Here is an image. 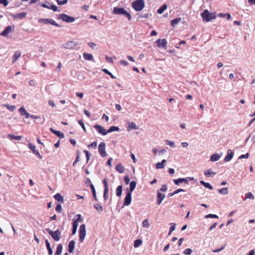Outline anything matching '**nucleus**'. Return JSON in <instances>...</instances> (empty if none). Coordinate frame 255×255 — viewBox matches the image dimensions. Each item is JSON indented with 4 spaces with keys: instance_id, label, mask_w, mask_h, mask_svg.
<instances>
[{
    "instance_id": "f257e3e1",
    "label": "nucleus",
    "mask_w": 255,
    "mask_h": 255,
    "mask_svg": "<svg viewBox=\"0 0 255 255\" xmlns=\"http://www.w3.org/2000/svg\"><path fill=\"white\" fill-rule=\"evenodd\" d=\"M201 16L203 21L208 22L216 18V13H210L208 10L205 9L203 12L201 13Z\"/></svg>"
},
{
    "instance_id": "f03ea898",
    "label": "nucleus",
    "mask_w": 255,
    "mask_h": 255,
    "mask_svg": "<svg viewBox=\"0 0 255 255\" xmlns=\"http://www.w3.org/2000/svg\"><path fill=\"white\" fill-rule=\"evenodd\" d=\"M113 12L116 14H123L125 15L128 17V20H130L131 18L130 14L122 7H114Z\"/></svg>"
},
{
    "instance_id": "7ed1b4c3",
    "label": "nucleus",
    "mask_w": 255,
    "mask_h": 255,
    "mask_svg": "<svg viewBox=\"0 0 255 255\" xmlns=\"http://www.w3.org/2000/svg\"><path fill=\"white\" fill-rule=\"evenodd\" d=\"M143 0H136L132 2V6L137 11L141 10L144 7Z\"/></svg>"
},
{
    "instance_id": "20e7f679",
    "label": "nucleus",
    "mask_w": 255,
    "mask_h": 255,
    "mask_svg": "<svg viewBox=\"0 0 255 255\" xmlns=\"http://www.w3.org/2000/svg\"><path fill=\"white\" fill-rule=\"evenodd\" d=\"M46 230L55 241H59L60 240L61 232L59 230L53 232L47 228Z\"/></svg>"
},
{
    "instance_id": "39448f33",
    "label": "nucleus",
    "mask_w": 255,
    "mask_h": 255,
    "mask_svg": "<svg viewBox=\"0 0 255 255\" xmlns=\"http://www.w3.org/2000/svg\"><path fill=\"white\" fill-rule=\"evenodd\" d=\"M59 18L62 19L63 21L69 23L73 22L75 20L74 17L69 16L64 13L60 14L59 16Z\"/></svg>"
},
{
    "instance_id": "423d86ee",
    "label": "nucleus",
    "mask_w": 255,
    "mask_h": 255,
    "mask_svg": "<svg viewBox=\"0 0 255 255\" xmlns=\"http://www.w3.org/2000/svg\"><path fill=\"white\" fill-rule=\"evenodd\" d=\"M106 144L104 142H102L100 143L98 147V151L102 157H105L107 156V153L105 150Z\"/></svg>"
},
{
    "instance_id": "0eeeda50",
    "label": "nucleus",
    "mask_w": 255,
    "mask_h": 255,
    "mask_svg": "<svg viewBox=\"0 0 255 255\" xmlns=\"http://www.w3.org/2000/svg\"><path fill=\"white\" fill-rule=\"evenodd\" d=\"M86 228L84 224H82L80 226L79 229V238L81 242H83L86 236Z\"/></svg>"
},
{
    "instance_id": "6e6552de",
    "label": "nucleus",
    "mask_w": 255,
    "mask_h": 255,
    "mask_svg": "<svg viewBox=\"0 0 255 255\" xmlns=\"http://www.w3.org/2000/svg\"><path fill=\"white\" fill-rule=\"evenodd\" d=\"M104 185V199L105 201H107L108 199V184L107 179L105 178L103 181Z\"/></svg>"
},
{
    "instance_id": "1a4fd4ad",
    "label": "nucleus",
    "mask_w": 255,
    "mask_h": 255,
    "mask_svg": "<svg viewBox=\"0 0 255 255\" xmlns=\"http://www.w3.org/2000/svg\"><path fill=\"white\" fill-rule=\"evenodd\" d=\"M78 43L73 41H69L63 44V47L66 49H72L74 48Z\"/></svg>"
},
{
    "instance_id": "9d476101",
    "label": "nucleus",
    "mask_w": 255,
    "mask_h": 255,
    "mask_svg": "<svg viewBox=\"0 0 255 255\" xmlns=\"http://www.w3.org/2000/svg\"><path fill=\"white\" fill-rule=\"evenodd\" d=\"M94 127L99 133L103 135H105L108 133V130H106V129L102 126L96 125Z\"/></svg>"
},
{
    "instance_id": "9b49d317",
    "label": "nucleus",
    "mask_w": 255,
    "mask_h": 255,
    "mask_svg": "<svg viewBox=\"0 0 255 255\" xmlns=\"http://www.w3.org/2000/svg\"><path fill=\"white\" fill-rule=\"evenodd\" d=\"M156 43L157 47H162L163 48H165V49H166L167 41L165 38L158 39L156 40Z\"/></svg>"
},
{
    "instance_id": "f8f14e48",
    "label": "nucleus",
    "mask_w": 255,
    "mask_h": 255,
    "mask_svg": "<svg viewBox=\"0 0 255 255\" xmlns=\"http://www.w3.org/2000/svg\"><path fill=\"white\" fill-rule=\"evenodd\" d=\"M131 201V193L130 192H128L126 194V196L124 200V204L125 206L129 205Z\"/></svg>"
},
{
    "instance_id": "ddd939ff",
    "label": "nucleus",
    "mask_w": 255,
    "mask_h": 255,
    "mask_svg": "<svg viewBox=\"0 0 255 255\" xmlns=\"http://www.w3.org/2000/svg\"><path fill=\"white\" fill-rule=\"evenodd\" d=\"M29 148L33 151V153L36 155H38L39 158H41L42 156L40 154L39 152L36 150V146L32 143H29Z\"/></svg>"
},
{
    "instance_id": "4468645a",
    "label": "nucleus",
    "mask_w": 255,
    "mask_h": 255,
    "mask_svg": "<svg viewBox=\"0 0 255 255\" xmlns=\"http://www.w3.org/2000/svg\"><path fill=\"white\" fill-rule=\"evenodd\" d=\"M76 217H77V219L74 220L73 222V228H77L78 226V222H82V219L81 218V215L80 214H77Z\"/></svg>"
},
{
    "instance_id": "2eb2a0df",
    "label": "nucleus",
    "mask_w": 255,
    "mask_h": 255,
    "mask_svg": "<svg viewBox=\"0 0 255 255\" xmlns=\"http://www.w3.org/2000/svg\"><path fill=\"white\" fill-rule=\"evenodd\" d=\"M165 196V194L157 192L156 203L158 205L161 203Z\"/></svg>"
},
{
    "instance_id": "dca6fc26",
    "label": "nucleus",
    "mask_w": 255,
    "mask_h": 255,
    "mask_svg": "<svg viewBox=\"0 0 255 255\" xmlns=\"http://www.w3.org/2000/svg\"><path fill=\"white\" fill-rule=\"evenodd\" d=\"M19 112L21 116H24L25 118L28 119L30 117V114L26 111L23 107L19 109Z\"/></svg>"
},
{
    "instance_id": "f3484780",
    "label": "nucleus",
    "mask_w": 255,
    "mask_h": 255,
    "mask_svg": "<svg viewBox=\"0 0 255 255\" xmlns=\"http://www.w3.org/2000/svg\"><path fill=\"white\" fill-rule=\"evenodd\" d=\"M233 152L231 149L228 150L227 155L225 157L224 161L225 162H228L230 161L233 157Z\"/></svg>"
},
{
    "instance_id": "a211bd4d",
    "label": "nucleus",
    "mask_w": 255,
    "mask_h": 255,
    "mask_svg": "<svg viewBox=\"0 0 255 255\" xmlns=\"http://www.w3.org/2000/svg\"><path fill=\"white\" fill-rule=\"evenodd\" d=\"M128 130L129 131L132 129H138V127L136 125V124L131 122L128 123V127L127 128Z\"/></svg>"
},
{
    "instance_id": "6ab92c4d",
    "label": "nucleus",
    "mask_w": 255,
    "mask_h": 255,
    "mask_svg": "<svg viewBox=\"0 0 255 255\" xmlns=\"http://www.w3.org/2000/svg\"><path fill=\"white\" fill-rule=\"evenodd\" d=\"M173 182L176 185H179L180 183L182 182L185 183L186 184L188 183V181L187 179L181 178H178L177 179H174Z\"/></svg>"
},
{
    "instance_id": "aec40b11",
    "label": "nucleus",
    "mask_w": 255,
    "mask_h": 255,
    "mask_svg": "<svg viewBox=\"0 0 255 255\" xmlns=\"http://www.w3.org/2000/svg\"><path fill=\"white\" fill-rule=\"evenodd\" d=\"M50 131L53 132V133H54L55 135H56L58 137L61 138H63L64 137V135L63 133H62L61 131H59V130H54L53 129V128H50Z\"/></svg>"
},
{
    "instance_id": "412c9836",
    "label": "nucleus",
    "mask_w": 255,
    "mask_h": 255,
    "mask_svg": "<svg viewBox=\"0 0 255 255\" xmlns=\"http://www.w3.org/2000/svg\"><path fill=\"white\" fill-rule=\"evenodd\" d=\"M11 31V27L10 26H7L5 29L1 32V35L3 36H7V35Z\"/></svg>"
},
{
    "instance_id": "4be33fe9",
    "label": "nucleus",
    "mask_w": 255,
    "mask_h": 255,
    "mask_svg": "<svg viewBox=\"0 0 255 255\" xmlns=\"http://www.w3.org/2000/svg\"><path fill=\"white\" fill-rule=\"evenodd\" d=\"M75 243L72 240L71 241L68 245V251L70 253H72L73 252L74 248H75Z\"/></svg>"
},
{
    "instance_id": "5701e85b",
    "label": "nucleus",
    "mask_w": 255,
    "mask_h": 255,
    "mask_svg": "<svg viewBox=\"0 0 255 255\" xmlns=\"http://www.w3.org/2000/svg\"><path fill=\"white\" fill-rule=\"evenodd\" d=\"M21 52L20 51H16L13 57H12V62L13 64H14L16 61V60L18 59V58H19L21 56Z\"/></svg>"
},
{
    "instance_id": "b1692460",
    "label": "nucleus",
    "mask_w": 255,
    "mask_h": 255,
    "mask_svg": "<svg viewBox=\"0 0 255 255\" xmlns=\"http://www.w3.org/2000/svg\"><path fill=\"white\" fill-rule=\"evenodd\" d=\"M83 55L85 60L88 61L93 60V57L92 54L84 52Z\"/></svg>"
},
{
    "instance_id": "393cba45",
    "label": "nucleus",
    "mask_w": 255,
    "mask_h": 255,
    "mask_svg": "<svg viewBox=\"0 0 255 255\" xmlns=\"http://www.w3.org/2000/svg\"><path fill=\"white\" fill-rule=\"evenodd\" d=\"M204 174L206 176L211 177L216 174V172L212 171V169H210L204 171Z\"/></svg>"
},
{
    "instance_id": "a878e982",
    "label": "nucleus",
    "mask_w": 255,
    "mask_h": 255,
    "mask_svg": "<svg viewBox=\"0 0 255 255\" xmlns=\"http://www.w3.org/2000/svg\"><path fill=\"white\" fill-rule=\"evenodd\" d=\"M54 197L56 201L60 202L61 203H63V197L61 195L60 193H57L54 196Z\"/></svg>"
},
{
    "instance_id": "bb28decb",
    "label": "nucleus",
    "mask_w": 255,
    "mask_h": 255,
    "mask_svg": "<svg viewBox=\"0 0 255 255\" xmlns=\"http://www.w3.org/2000/svg\"><path fill=\"white\" fill-rule=\"evenodd\" d=\"M220 158V156L219 154L215 153L211 156L210 160L212 161H218Z\"/></svg>"
},
{
    "instance_id": "cd10ccee",
    "label": "nucleus",
    "mask_w": 255,
    "mask_h": 255,
    "mask_svg": "<svg viewBox=\"0 0 255 255\" xmlns=\"http://www.w3.org/2000/svg\"><path fill=\"white\" fill-rule=\"evenodd\" d=\"M116 170L120 173H123L125 172V167L121 164H119L116 166Z\"/></svg>"
},
{
    "instance_id": "c85d7f7f",
    "label": "nucleus",
    "mask_w": 255,
    "mask_h": 255,
    "mask_svg": "<svg viewBox=\"0 0 255 255\" xmlns=\"http://www.w3.org/2000/svg\"><path fill=\"white\" fill-rule=\"evenodd\" d=\"M166 162L165 159H163L160 162L156 164L155 166L157 169H161L164 167V164Z\"/></svg>"
},
{
    "instance_id": "c756f323",
    "label": "nucleus",
    "mask_w": 255,
    "mask_h": 255,
    "mask_svg": "<svg viewBox=\"0 0 255 255\" xmlns=\"http://www.w3.org/2000/svg\"><path fill=\"white\" fill-rule=\"evenodd\" d=\"M45 244H46V246L48 252V254L50 255H52V253H53V251H52V248L50 247V244L48 240L45 241Z\"/></svg>"
},
{
    "instance_id": "7c9ffc66",
    "label": "nucleus",
    "mask_w": 255,
    "mask_h": 255,
    "mask_svg": "<svg viewBox=\"0 0 255 255\" xmlns=\"http://www.w3.org/2000/svg\"><path fill=\"white\" fill-rule=\"evenodd\" d=\"M27 13L26 12H20L16 14L14 17L18 19L24 18L26 16Z\"/></svg>"
},
{
    "instance_id": "2f4dec72",
    "label": "nucleus",
    "mask_w": 255,
    "mask_h": 255,
    "mask_svg": "<svg viewBox=\"0 0 255 255\" xmlns=\"http://www.w3.org/2000/svg\"><path fill=\"white\" fill-rule=\"evenodd\" d=\"M122 188L123 187L122 185H119L117 187L116 189V195L118 197H121L122 193Z\"/></svg>"
},
{
    "instance_id": "473e14b6",
    "label": "nucleus",
    "mask_w": 255,
    "mask_h": 255,
    "mask_svg": "<svg viewBox=\"0 0 255 255\" xmlns=\"http://www.w3.org/2000/svg\"><path fill=\"white\" fill-rule=\"evenodd\" d=\"M136 183L134 181H131L130 182V185H129V191H130V192H129L131 193V192H132L134 190V189H135V188L136 187Z\"/></svg>"
},
{
    "instance_id": "72a5a7b5",
    "label": "nucleus",
    "mask_w": 255,
    "mask_h": 255,
    "mask_svg": "<svg viewBox=\"0 0 255 255\" xmlns=\"http://www.w3.org/2000/svg\"><path fill=\"white\" fill-rule=\"evenodd\" d=\"M7 136L8 137H9L10 139L17 140H20L22 137L21 136H19V135L16 136V135H14L13 134H9L7 135Z\"/></svg>"
},
{
    "instance_id": "f704fd0d",
    "label": "nucleus",
    "mask_w": 255,
    "mask_h": 255,
    "mask_svg": "<svg viewBox=\"0 0 255 255\" xmlns=\"http://www.w3.org/2000/svg\"><path fill=\"white\" fill-rule=\"evenodd\" d=\"M167 5L165 4H164L159 9H158L157 12L159 14L162 13L164 12V11L167 9Z\"/></svg>"
},
{
    "instance_id": "c9c22d12",
    "label": "nucleus",
    "mask_w": 255,
    "mask_h": 255,
    "mask_svg": "<svg viewBox=\"0 0 255 255\" xmlns=\"http://www.w3.org/2000/svg\"><path fill=\"white\" fill-rule=\"evenodd\" d=\"M218 192L223 195H227L228 194V189L227 187H224L218 190Z\"/></svg>"
},
{
    "instance_id": "e433bc0d",
    "label": "nucleus",
    "mask_w": 255,
    "mask_h": 255,
    "mask_svg": "<svg viewBox=\"0 0 255 255\" xmlns=\"http://www.w3.org/2000/svg\"><path fill=\"white\" fill-rule=\"evenodd\" d=\"M80 155V151H77V153H76V157L75 160L73 163V166H75L76 165V164H77V163L79 161V160H79Z\"/></svg>"
},
{
    "instance_id": "4c0bfd02",
    "label": "nucleus",
    "mask_w": 255,
    "mask_h": 255,
    "mask_svg": "<svg viewBox=\"0 0 255 255\" xmlns=\"http://www.w3.org/2000/svg\"><path fill=\"white\" fill-rule=\"evenodd\" d=\"M180 21H181V18H175L171 21V25L172 26H174L176 24H177Z\"/></svg>"
},
{
    "instance_id": "58836bf2",
    "label": "nucleus",
    "mask_w": 255,
    "mask_h": 255,
    "mask_svg": "<svg viewBox=\"0 0 255 255\" xmlns=\"http://www.w3.org/2000/svg\"><path fill=\"white\" fill-rule=\"evenodd\" d=\"M62 251V245L61 244L58 245L55 254L59 255L61 254Z\"/></svg>"
},
{
    "instance_id": "ea45409f",
    "label": "nucleus",
    "mask_w": 255,
    "mask_h": 255,
    "mask_svg": "<svg viewBox=\"0 0 255 255\" xmlns=\"http://www.w3.org/2000/svg\"><path fill=\"white\" fill-rule=\"evenodd\" d=\"M119 130V127H116V126H112L108 130V133L111 132L113 131H118Z\"/></svg>"
},
{
    "instance_id": "a19ab883",
    "label": "nucleus",
    "mask_w": 255,
    "mask_h": 255,
    "mask_svg": "<svg viewBox=\"0 0 255 255\" xmlns=\"http://www.w3.org/2000/svg\"><path fill=\"white\" fill-rule=\"evenodd\" d=\"M2 106L3 107H6L8 110H9L11 112L13 111L15 108L14 106H10L8 104H3Z\"/></svg>"
},
{
    "instance_id": "79ce46f5",
    "label": "nucleus",
    "mask_w": 255,
    "mask_h": 255,
    "mask_svg": "<svg viewBox=\"0 0 255 255\" xmlns=\"http://www.w3.org/2000/svg\"><path fill=\"white\" fill-rule=\"evenodd\" d=\"M141 244H142V241L141 240H139V239L136 240L134 242V245H133L134 247L137 248L140 245H141Z\"/></svg>"
},
{
    "instance_id": "37998d69",
    "label": "nucleus",
    "mask_w": 255,
    "mask_h": 255,
    "mask_svg": "<svg viewBox=\"0 0 255 255\" xmlns=\"http://www.w3.org/2000/svg\"><path fill=\"white\" fill-rule=\"evenodd\" d=\"M48 22L49 24H51L53 25H55L57 27H61L60 25H59L58 23H57L54 20L51 18H48Z\"/></svg>"
},
{
    "instance_id": "c03bdc74",
    "label": "nucleus",
    "mask_w": 255,
    "mask_h": 255,
    "mask_svg": "<svg viewBox=\"0 0 255 255\" xmlns=\"http://www.w3.org/2000/svg\"><path fill=\"white\" fill-rule=\"evenodd\" d=\"M102 71L106 74L109 75L112 79H115L116 77L107 69H103Z\"/></svg>"
},
{
    "instance_id": "a18cd8bd",
    "label": "nucleus",
    "mask_w": 255,
    "mask_h": 255,
    "mask_svg": "<svg viewBox=\"0 0 255 255\" xmlns=\"http://www.w3.org/2000/svg\"><path fill=\"white\" fill-rule=\"evenodd\" d=\"M94 208L99 212H101L103 211L102 207L99 204H96L94 205Z\"/></svg>"
},
{
    "instance_id": "49530a36",
    "label": "nucleus",
    "mask_w": 255,
    "mask_h": 255,
    "mask_svg": "<svg viewBox=\"0 0 255 255\" xmlns=\"http://www.w3.org/2000/svg\"><path fill=\"white\" fill-rule=\"evenodd\" d=\"M142 226L143 227H145L146 228H149V224L148 221L147 219H145L142 222Z\"/></svg>"
},
{
    "instance_id": "de8ad7c7",
    "label": "nucleus",
    "mask_w": 255,
    "mask_h": 255,
    "mask_svg": "<svg viewBox=\"0 0 255 255\" xmlns=\"http://www.w3.org/2000/svg\"><path fill=\"white\" fill-rule=\"evenodd\" d=\"M219 15L223 17H226V16H227V20H230L231 18V14L229 13L226 14L220 13Z\"/></svg>"
},
{
    "instance_id": "09e8293b",
    "label": "nucleus",
    "mask_w": 255,
    "mask_h": 255,
    "mask_svg": "<svg viewBox=\"0 0 255 255\" xmlns=\"http://www.w3.org/2000/svg\"><path fill=\"white\" fill-rule=\"evenodd\" d=\"M78 124L81 126L83 130L86 132V128L84 124V122L83 120H80L78 121Z\"/></svg>"
},
{
    "instance_id": "8fccbe9b",
    "label": "nucleus",
    "mask_w": 255,
    "mask_h": 255,
    "mask_svg": "<svg viewBox=\"0 0 255 255\" xmlns=\"http://www.w3.org/2000/svg\"><path fill=\"white\" fill-rule=\"evenodd\" d=\"M48 18H40L38 20V22L43 23L44 24H48Z\"/></svg>"
},
{
    "instance_id": "3c124183",
    "label": "nucleus",
    "mask_w": 255,
    "mask_h": 255,
    "mask_svg": "<svg viewBox=\"0 0 255 255\" xmlns=\"http://www.w3.org/2000/svg\"><path fill=\"white\" fill-rule=\"evenodd\" d=\"M84 152L86 154V158H87V162H88V161L90 159V155L91 154L90 153V152L87 150H84Z\"/></svg>"
},
{
    "instance_id": "603ef678",
    "label": "nucleus",
    "mask_w": 255,
    "mask_h": 255,
    "mask_svg": "<svg viewBox=\"0 0 255 255\" xmlns=\"http://www.w3.org/2000/svg\"><path fill=\"white\" fill-rule=\"evenodd\" d=\"M247 198L253 199L254 198V196L251 192H248L246 195V199Z\"/></svg>"
},
{
    "instance_id": "864d4df0",
    "label": "nucleus",
    "mask_w": 255,
    "mask_h": 255,
    "mask_svg": "<svg viewBox=\"0 0 255 255\" xmlns=\"http://www.w3.org/2000/svg\"><path fill=\"white\" fill-rule=\"evenodd\" d=\"M165 142L167 145H169L172 147H174L175 146L174 143L173 141H171L169 140H166Z\"/></svg>"
},
{
    "instance_id": "5fc2aeb1",
    "label": "nucleus",
    "mask_w": 255,
    "mask_h": 255,
    "mask_svg": "<svg viewBox=\"0 0 255 255\" xmlns=\"http://www.w3.org/2000/svg\"><path fill=\"white\" fill-rule=\"evenodd\" d=\"M57 2L58 4H59V5L65 4L68 2V0H57Z\"/></svg>"
},
{
    "instance_id": "6e6d98bb",
    "label": "nucleus",
    "mask_w": 255,
    "mask_h": 255,
    "mask_svg": "<svg viewBox=\"0 0 255 255\" xmlns=\"http://www.w3.org/2000/svg\"><path fill=\"white\" fill-rule=\"evenodd\" d=\"M206 218H218V216L216 215H215V214H208L207 215H206L205 216Z\"/></svg>"
},
{
    "instance_id": "4d7b16f0",
    "label": "nucleus",
    "mask_w": 255,
    "mask_h": 255,
    "mask_svg": "<svg viewBox=\"0 0 255 255\" xmlns=\"http://www.w3.org/2000/svg\"><path fill=\"white\" fill-rule=\"evenodd\" d=\"M56 211L58 213H61L62 211V206L60 204H58L55 208Z\"/></svg>"
},
{
    "instance_id": "13d9d810",
    "label": "nucleus",
    "mask_w": 255,
    "mask_h": 255,
    "mask_svg": "<svg viewBox=\"0 0 255 255\" xmlns=\"http://www.w3.org/2000/svg\"><path fill=\"white\" fill-rule=\"evenodd\" d=\"M192 250L190 249H186L184 251V254L187 255H190L192 253Z\"/></svg>"
},
{
    "instance_id": "bf43d9fd",
    "label": "nucleus",
    "mask_w": 255,
    "mask_h": 255,
    "mask_svg": "<svg viewBox=\"0 0 255 255\" xmlns=\"http://www.w3.org/2000/svg\"><path fill=\"white\" fill-rule=\"evenodd\" d=\"M49 9H52L54 11H57L58 10L57 7L56 5H53V4L49 6Z\"/></svg>"
},
{
    "instance_id": "052dcab7",
    "label": "nucleus",
    "mask_w": 255,
    "mask_h": 255,
    "mask_svg": "<svg viewBox=\"0 0 255 255\" xmlns=\"http://www.w3.org/2000/svg\"><path fill=\"white\" fill-rule=\"evenodd\" d=\"M0 4H2L4 6H6L8 4V1L7 0H0Z\"/></svg>"
},
{
    "instance_id": "680f3d73",
    "label": "nucleus",
    "mask_w": 255,
    "mask_h": 255,
    "mask_svg": "<svg viewBox=\"0 0 255 255\" xmlns=\"http://www.w3.org/2000/svg\"><path fill=\"white\" fill-rule=\"evenodd\" d=\"M124 180L126 184H128L129 183L130 179L129 177L126 175L124 177Z\"/></svg>"
},
{
    "instance_id": "e2e57ef3",
    "label": "nucleus",
    "mask_w": 255,
    "mask_h": 255,
    "mask_svg": "<svg viewBox=\"0 0 255 255\" xmlns=\"http://www.w3.org/2000/svg\"><path fill=\"white\" fill-rule=\"evenodd\" d=\"M225 247V245H224L223 246H222L221 248H220L219 249L213 250V252L214 253H218V252H221L224 249Z\"/></svg>"
},
{
    "instance_id": "0e129e2a",
    "label": "nucleus",
    "mask_w": 255,
    "mask_h": 255,
    "mask_svg": "<svg viewBox=\"0 0 255 255\" xmlns=\"http://www.w3.org/2000/svg\"><path fill=\"white\" fill-rule=\"evenodd\" d=\"M167 186L166 185H162L160 190L162 192H165L167 190Z\"/></svg>"
},
{
    "instance_id": "69168bd1",
    "label": "nucleus",
    "mask_w": 255,
    "mask_h": 255,
    "mask_svg": "<svg viewBox=\"0 0 255 255\" xmlns=\"http://www.w3.org/2000/svg\"><path fill=\"white\" fill-rule=\"evenodd\" d=\"M249 157V153H246V154H242L241 155L240 157H239V158L240 159H242V158H248Z\"/></svg>"
},
{
    "instance_id": "338daca9",
    "label": "nucleus",
    "mask_w": 255,
    "mask_h": 255,
    "mask_svg": "<svg viewBox=\"0 0 255 255\" xmlns=\"http://www.w3.org/2000/svg\"><path fill=\"white\" fill-rule=\"evenodd\" d=\"M120 63L124 66H128V63L124 60L120 61Z\"/></svg>"
},
{
    "instance_id": "774afa93",
    "label": "nucleus",
    "mask_w": 255,
    "mask_h": 255,
    "mask_svg": "<svg viewBox=\"0 0 255 255\" xmlns=\"http://www.w3.org/2000/svg\"><path fill=\"white\" fill-rule=\"evenodd\" d=\"M205 187L207 188H208L209 189H213V187L211 185V184L209 183H206L205 184V185L204 186Z\"/></svg>"
}]
</instances>
